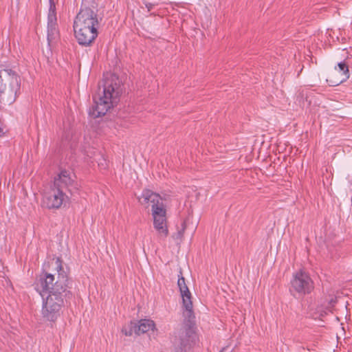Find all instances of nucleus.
I'll return each instance as SVG.
<instances>
[{
	"label": "nucleus",
	"mask_w": 352,
	"mask_h": 352,
	"mask_svg": "<svg viewBox=\"0 0 352 352\" xmlns=\"http://www.w3.org/2000/svg\"><path fill=\"white\" fill-rule=\"evenodd\" d=\"M181 276H179L177 285L179 289L183 302V316L184 318V324L188 329L186 330V336L188 337V342L182 341V346L183 350H190L191 344L195 343L196 340V335L193 329L195 325V314L192 309V302L191 300V294L186 284L185 279L182 276L180 271Z\"/></svg>",
	"instance_id": "7ed1b4c3"
},
{
	"label": "nucleus",
	"mask_w": 352,
	"mask_h": 352,
	"mask_svg": "<svg viewBox=\"0 0 352 352\" xmlns=\"http://www.w3.org/2000/svg\"><path fill=\"white\" fill-rule=\"evenodd\" d=\"M69 294L68 292L48 293L45 298V294L41 295L43 298L42 314L50 321H54L60 315V311L64 305V298Z\"/></svg>",
	"instance_id": "423d86ee"
},
{
	"label": "nucleus",
	"mask_w": 352,
	"mask_h": 352,
	"mask_svg": "<svg viewBox=\"0 0 352 352\" xmlns=\"http://www.w3.org/2000/svg\"><path fill=\"white\" fill-rule=\"evenodd\" d=\"M4 135L3 129L0 126V137Z\"/></svg>",
	"instance_id": "a211bd4d"
},
{
	"label": "nucleus",
	"mask_w": 352,
	"mask_h": 352,
	"mask_svg": "<svg viewBox=\"0 0 352 352\" xmlns=\"http://www.w3.org/2000/svg\"><path fill=\"white\" fill-rule=\"evenodd\" d=\"M340 72H342L343 78L342 79L332 80L327 79V82L331 86H336L342 83L345 80L349 78V71L348 66L344 63H340L338 65Z\"/></svg>",
	"instance_id": "4468645a"
},
{
	"label": "nucleus",
	"mask_w": 352,
	"mask_h": 352,
	"mask_svg": "<svg viewBox=\"0 0 352 352\" xmlns=\"http://www.w3.org/2000/svg\"><path fill=\"white\" fill-rule=\"evenodd\" d=\"M336 301V298H333V297H332V298H331V299H330V300H329V305H328V306L326 307V311H324V313L325 314H327V312H331V309H332V307H333V305H334V304H335Z\"/></svg>",
	"instance_id": "f3484780"
},
{
	"label": "nucleus",
	"mask_w": 352,
	"mask_h": 352,
	"mask_svg": "<svg viewBox=\"0 0 352 352\" xmlns=\"http://www.w3.org/2000/svg\"><path fill=\"white\" fill-rule=\"evenodd\" d=\"M56 272L54 274L45 273L40 276L38 285H40L41 290L40 294L68 292L67 291L68 276L64 270L60 258H57L55 261Z\"/></svg>",
	"instance_id": "20e7f679"
},
{
	"label": "nucleus",
	"mask_w": 352,
	"mask_h": 352,
	"mask_svg": "<svg viewBox=\"0 0 352 352\" xmlns=\"http://www.w3.org/2000/svg\"><path fill=\"white\" fill-rule=\"evenodd\" d=\"M20 88V78L12 70L0 71V101L12 104Z\"/></svg>",
	"instance_id": "39448f33"
},
{
	"label": "nucleus",
	"mask_w": 352,
	"mask_h": 352,
	"mask_svg": "<svg viewBox=\"0 0 352 352\" xmlns=\"http://www.w3.org/2000/svg\"><path fill=\"white\" fill-rule=\"evenodd\" d=\"M136 323L131 322L122 329V332L126 336H131L134 333L135 334Z\"/></svg>",
	"instance_id": "dca6fc26"
},
{
	"label": "nucleus",
	"mask_w": 352,
	"mask_h": 352,
	"mask_svg": "<svg viewBox=\"0 0 352 352\" xmlns=\"http://www.w3.org/2000/svg\"><path fill=\"white\" fill-rule=\"evenodd\" d=\"M76 38L81 45L88 46L98 36V28L74 25Z\"/></svg>",
	"instance_id": "9d476101"
},
{
	"label": "nucleus",
	"mask_w": 352,
	"mask_h": 352,
	"mask_svg": "<svg viewBox=\"0 0 352 352\" xmlns=\"http://www.w3.org/2000/svg\"><path fill=\"white\" fill-rule=\"evenodd\" d=\"M74 25L98 28V14L92 8L82 7L76 16Z\"/></svg>",
	"instance_id": "1a4fd4ad"
},
{
	"label": "nucleus",
	"mask_w": 352,
	"mask_h": 352,
	"mask_svg": "<svg viewBox=\"0 0 352 352\" xmlns=\"http://www.w3.org/2000/svg\"><path fill=\"white\" fill-rule=\"evenodd\" d=\"M50 8L47 16V40L49 43L56 39L58 35L56 24V4L54 0H49Z\"/></svg>",
	"instance_id": "9b49d317"
},
{
	"label": "nucleus",
	"mask_w": 352,
	"mask_h": 352,
	"mask_svg": "<svg viewBox=\"0 0 352 352\" xmlns=\"http://www.w3.org/2000/svg\"><path fill=\"white\" fill-rule=\"evenodd\" d=\"M69 201L66 192L61 188L52 187L45 192L43 203L49 209H58Z\"/></svg>",
	"instance_id": "6e6552de"
},
{
	"label": "nucleus",
	"mask_w": 352,
	"mask_h": 352,
	"mask_svg": "<svg viewBox=\"0 0 352 352\" xmlns=\"http://www.w3.org/2000/svg\"><path fill=\"white\" fill-rule=\"evenodd\" d=\"M314 289V283L307 273L300 270L295 273L291 280L290 292L299 296L309 294Z\"/></svg>",
	"instance_id": "0eeeda50"
},
{
	"label": "nucleus",
	"mask_w": 352,
	"mask_h": 352,
	"mask_svg": "<svg viewBox=\"0 0 352 352\" xmlns=\"http://www.w3.org/2000/svg\"><path fill=\"white\" fill-rule=\"evenodd\" d=\"M121 92L118 77L115 74L107 76L102 87L99 86L98 92L94 96V104L89 110V115L94 118L105 115L118 102Z\"/></svg>",
	"instance_id": "f257e3e1"
},
{
	"label": "nucleus",
	"mask_w": 352,
	"mask_h": 352,
	"mask_svg": "<svg viewBox=\"0 0 352 352\" xmlns=\"http://www.w3.org/2000/svg\"><path fill=\"white\" fill-rule=\"evenodd\" d=\"M186 228V221H183L181 224V227L178 228L177 232L173 234L172 237L176 241L177 243H179L182 241Z\"/></svg>",
	"instance_id": "2eb2a0df"
},
{
	"label": "nucleus",
	"mask_w": 352,
	"mask_h": 352,
	"mask_svg": "<svg viewBox=\"0 0 352 352\" xmlns=\"http://www.w3.org/2000/svg\"><path fill=\"white\" fill-rule=\"evenodd\" d=\"M139 202L146 208L151 210L153 217V227L160 239L168 235L166 210L162 198L150 190H144L142 195L138 197Z\"/></svg>",
	"instance_id": "f03ea898"
},
{
	"label": "nucleus",
	"mask_w": 352,
	"mask_h": 352,
	"mask_svg": "<svg viewBox=\"0 0 352 352\" xmlns=\"http://www.w3.org/2000/svg\"><path fill=\"white\" fill-rule=\"evenodd\" d=\"M155 329V322L149 319H142L136 323L135 334L140 335Z\"/></svg>",
	"instance_id": "ddd939ff"
},
{
	"label": "nucleus",
	"mask_w": 352,
	"mask_h": 352,
	"mask_svg": "<svg viewBox=\"0 0 352 352\" xmlns=\"http://www.w3.org/2000/svg\"><path fill=\"white\" fill-rule=\"evenodd\" d=\"M74 180L71 177L70 173L67 170H62L57 177H55L53 186L56 188H61L65 192H71L70 187L72 186Z\"/></svg>",
	"instance_id": "f8f14e48"
}]
</instances>
